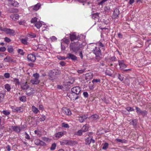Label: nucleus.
I'll use <instances>...</instances> for the list:
<instances>
[{
  "label": "nucleus",
  "instance_id": "1",
  "mask_svg": "<svg viewBox=\"0 0 151 151\" xmlns=\"http://www.w3.org/2000/svg\"><path fill=\"white\" fill-rule=\"evenodd\" d=\"M81 47V44L78 42H72L70 44V49L73 52L76 53L80 50Z\"/></svg>",
  "mask_w": 151,
  "mask_h": 151
},
{
  "label": "nucleus",
  "instance_id": "2",
  "mask_svg": "<svg viewBox=\"0 0 151 151\" xmlns=\"http://www.w3.org/2000/svg\"><path fill=\"white\" fill-rule=\"evenodd\" d=\"M93 52L96 55V58L99 60L101 59V58L100 56L101 55V51L99 47H95L94 49L93 50Z\"/></svg>",
  "mask_w": 151,
  "mask_h": 151
},
{
  "label": "nucleus",
  "instance_id": "3",
  "mask_svg": "<svg viewBox=\"0 0 151 151\" xmlns=\"http://www.w3.org/2000/svg\"><path fill=\"white\" fill-rule=\"evenodd\" d=\"M33 78L31 80V83L33 84H38L40 81L39 80V75L37 73L34 74L33 75Z\"/></svg>",
  "mask_w": 151,
  "mask_h": 151
},
{
  "label": "nucleus",
  "instance_id": "4",
  "mask_svg": "<svg viewBox=\"0 0 151 151\" xmlns=\"http://www.w3.org/2000/svg\"><path fill=\"white\" fill-rule=\"evenodd\" d=\"M60 145H73L77 143V142L71 140H64L60 142Z\"/></svg>",
  "mask_w": 151,
  "mask_h": 151
},
{
  "label": "nucleus",
  "instance_id": "5",
  "mask_svg": "<svg viewBox=\"0 0 151 151\" xmlns=\"http://www.w3.org/2000/svg\"><path fill=\"white\" fill-rule=\"evenodd\" d=\"M58 74V70H53L50 71L49 74L50 79L52 80L55 79L57 78V75Z\"/></svg>",
  "mask_w": 151,
  "mask_h": 151
},
{
  "label": "nucleus",
  "instance_id": "6",
  "mask_svg": "<svg viewBox=\"0 0 151 151\" xmlns=\"http://www.w3.org/2000/svg\"><path fill=\"white\" fill-rule=\"evenodd\" d=\"M67 96L71 100H76L79 98V96L76 95V94L73 92L68 93Z\"/></svg>",
  "mask_w": 151,
  "mask_h": 151
},
{
  "label": "nucleus",
  "instance_id": "7",
  "mask_svg": "<svg viewBox=\"0 0 151 151\" xmlns=\"http://www.w3.org/2000/svg\"><path fill=\"white\" fill-rule=\"evenodd\" d=\"M88 117V116L87 115L83 114L80 115L77 117V120L80 122H83Z\"/></svg>",
  "mask_w": 151,
  "mask_h": 151
},
{
  "label": "nucleus",
  "instance_id": "8",
  "mask_svg": "<svg viewBox=\"0 0 151 151\" xmlns=\"http://www.w3.org/2000/svg\"><path fill=\"white\" fill-rule=\"evenodd\" d=\"M81 91V88L79 86L74 87L71 89L72 92L75 93L76 95H78L79 96Z\"/></svg>",
  "mask_w": 151,
  "mask_h": 151
},
{
  "label": "nucleus",
  "instance_id": "9",
  "mask_svg": "<svg viewBox=\"0 0 151 151\" xmlns=\"http://www.w3.org/2000/svg\"><path fill=\"white\" fill-rule=\"evenodd\" d=\"M2 30L5 32L7 34L10 35L12 36L14 35V31L11 29L7 28H4Z\"/></svg>",
  "mask_w": 151,
  "mask_h": 151
},
{
  "label": "nucleus",
  "instance_id": "10",
  "mask_svg": "<svg viewBox=\"0 0 151 151\" xmlns=\"http://www.w3.org/2000/svg\"><path fill=\"white\" fill-rule=\"evenodd\" d=\"M12 111L13 112H20L23 111V109L21 107H17L15 106H12L11 107Z\"/></svg>",
  "mask_w": 151,
  "mask_h": 151
},
{
  "label": "nucleus",
  "instance_id": "11",
  "mask_svg": "<svg viewBox=\"0 0 151 151\" xmlns=\"http://www.w3.org/2000/svg\"><path fill=\"white\" fill-rule=\"evenodd\" d=\"M118 63L120 68L121 70H124L127 66V65L124 63L123 60H119Z\"/></svg>",
  "mask_w": 151,
  "mask_h": 151
},
{
  "label": "nucleus",
  "instance_id": "12",
  "mask_svg": "<svg viewBox=\"0 0 151 151\" xmlns=\"http://www.w3.org/2000/svg\"><path fill=\"white\" fill-rule=\"evenodd\" d=\"M34 142L35 144L37 146H44L45 145V143L44 142L39 139L35 140Z\"/></svg>",
  "mask_w": 151,
  "mask_h": 151
},
{
  "label": "nucleus",
  "instance_id": "13",
  "mask_svg": "<svg viewBox=\"0 0 151 151\" xmlns=\"http://www.w3.org/2000/svg\"><path fill=\"white\" fill-rule=\"evenodd\" d=\"M62 111L63 113L67 115H70L71 114L70 111L67 108H63L62 109Z\"/></svg>",
  "mask_w": 151,
  "mask_h": 151
},
{
  "label": "nucleus",
  "instance_id": "14",
  "mask_svg": "<svg viewBox=\"0 0 151 151\" xmlns=\"http://www.w3.org/2000/svg\"><path fill=\"white\" fill-rule=\"evenodd\" d=\"M67 58L69 59H71L73 60H77V57L71 53H68L67 55Z\"/></svg>",
  "mask_w": 151,
  "mask_h": 151
},
{
  "label": "nucleus",
  "instance_id": "15",
  "mask_svg": "<svg viewBox=\"0 0 151 151\" xmlns=\"http://www.w3.org/2000/svg\"><path fill=\"white\" fill-rule=\"evenodd\" d=\"M27 59L30 61L34 62L35 60V57L34 55L32 54H29L27 55Z\"/></svg>",
  "mask_w": 151,
  "mask_h": 151
},
{
  "label": "nucleus",
  "instance_id": "16",
  "mask_svg": "<svg viewBox=\"0 0 151 151\" xmlns=\"http://www.w3.org/2000/svg\"><path fill=\"white\" fill-rule=\"evenodd\" d=\"M10 18L13 20L15 21L19 19V16L18 14H12L10 16Z\"/></svg>",
  "mask_w": 151,
  "mask_h": 151
},
{
  "label": "nucleus",
  "instance_id": "17",
  "mask_svg": "<svg viewBox=\"0 0 151 151\" xmlns=\"http://www.w3.org/2000/svg\"><path fill=\"white\" fill-rule=\"evenodd\" d=\"M21 87L22 89L26 90L28 88H29V86L28 85H27V82H26L25 83H22L21 85Z\"/></svg>",
  "mask_w": 151,
  "mask_h": 151
},
{
  "label": "nucleus",
  "instance_id": "18",
  "mask_svg": "<svg viewBox=\"0 0 151 151\" xmlns=\"http://www.w3.org/2000/svg\"><path fill=\"white\" fill-rule=\"evenodd\" d=\"M64 134V133L63 132H59L56 133L54 135V136L55 137L58 139L63 136Z\"/></svg>",
  "mask_w": 151,
  "mask_h": 151
},
{
  "label": "nucleus",
  "instance_id": "19",
  "mask_svg": "<svg viewBox=\"0 0 151 151\" xmlns=\"http://www.w3.org/2000/svg\"><path fill=\"white\" fill-rule=\"evenodd\" d=\"M5 62H14L13 59L9 56H7L4 60Z\"/></svg>",
  "mask_w": 151,
  "mask_h": 151
},
{
  "label": "nucleus",
  "instance_id": "20",
  "mask_svg": "<svg viewBox=\"0 0 151 151\" xmlns=\"http://www.w3.org/2000/svg\"><path fill=\"white\" fill-rule=\"evenodd\" d=\"M119 14V11L117 9H114L113 15V17L116 18L117 17Z\"/></svg>",
  "mask_w": 151,
  "mask_h": 151
},
{
  "label": "nucleus",
  "instance_id": "21",
  "mask_svg": "<svg viewBox=\"0 0 151 151\" xmlns=\"http://www.w3.org/2000/svg\"><path fill=\"white\" fill-rule=\"evenodd\" d=\"M12 129L13 131L17 133L19 132L21 130L20 127L18 126H12Z\"/></svg>",
  "mask_w": 151,
  "mask_h": 151
},
{
  "label": "nucleus",
  "instance_id": "22",
  "mask_svg": "<svg viewBox=\"0 0 151 151\" xmlns=\"http://www.w3.org/2000/svg\"><path fill=\"white\" fill-rule=\"evenodd\" d=\"M40 4L39 3H38L34 6H32L31 8H32V9H33L34 10L37 11L40 9Z\"/></svg>",
  "mask_w": 151,
  "mask_h": 151
},
{
  "label": "nucleus",
  "instance_id": "23",
  "mask_svg": "<svg viewBox=\"0 0 151 151\" xmlns=\"http://www.w3.org/2000/svg\"><path fill=\"white\" fill-rule=\"evenodd\" d=\"M90 118V119L93 120L95 121L99 119V116L96 114L91 116Z\"/></svg>",
  "mask_w": 151,
  "mask_h": 151
},
{
  "label": "nucleus",
  "instance_id": "24",
  "mask_svg": "<svg viewBox=\"0 0 151 151\" xmlns=\"http://www.w3.org/2000/svg\"><path fill=\"white\" fill-rule=\"evenodd\" d=\"M28 39L27 37L24 38L22 39L21 40V41L22 43L24 45H27L29 44L28 42Z\"/></svg>",
  "mask_w": 151,
  "mask_h": 151
},
{
  "label": "nucleus",
  "instance_id": "25",
  "mask_svg": "<svg viewBox=\"0 0 151 151\" xmlns=\"http://www.w3.org/2000/svg\"><path fill=\"white\" fill-rule=\"evenodd\" d=\"M31 109L33 112L35 114H37L39 111L38 109L36 108L34 106H32Z\"/></svg>",
  "mask_w": 151,
  "mask_h": 151
},
{
  "label": "nucleus",
  "instance_id": "26",
  "mask_svg": "<svg viewBox=\"0 0 151 151\" xmlns=\"http://www.w3.org/2000/svg\"><path fill=\"white\" fill-rule=\"evenodd\" d=\"M93 78L92 75L90 73H88L86 74V79L87 80H89Z\"/></svg>",
  "mask_w": 151,
  "mask_h": 151
},
{
  "label": "nucleus",
  "instance_id": "27",
  "mask_svg": "<svg viewBox=\"0 0 151 151\" xmlns=\"http://www.w3.org/2000/svg\"><path fill=\"white\" fill-rule=\"evenodd\" d=\"M88 127L87 124L84 125L81 129L83 131V132H85L88 131Z\"/></svg>",
  "mask_w": 151,
  "mask_h": 151
},
{
  "label": "nucleus",
  "instance_id": "28",
  "mask_svg": "<svg viewBox=\"0 0 151 151\" xmlns=\"http://www.w3.org/2000/svg\"><path fill=\"white\" fill-rule=\"evenodd\" d=\"M109 145V144L107 142L102 144V146H103L102 149L104 150H106L108 147Z\"/></svg>",
  "mask_w": 151,
  "mask_h": 151
},
{
  "label": "nucleus",
  "instance_id": "29",
  "mask_svg": "<svg viewBox=\"0 0 151 151\" xmlns=\"http://www.w3.org/2000/svg\"><path fill=\"white\" fill-rule=\"evenodd\" d=\"M18 5L19 3L17 1H13L9 6L16 7L18 6Z\"/></svg>",
  "mask_w": 151,
  "mask_h": 151
},
{
  "label": "nucleus",
  "instance_id": "30",
  "mask_svg": "<svg viewBox=\"0 0 151 151\" xmlns=\"http://www.w3.org/2000/svg\"><path fill=\"white\" fill-rule=\"evenodd\" d=\"M33 94V89L31 88L28 89L26 91V94L29 96L32 95Z\"/></svg>",
  "mask_w": 151,
  "mask_h": 151
},
{
  "label": "nucleus",
  "instance_id": "31",
  "mask_svg": "<svg viewBox=\"0 0 151 151\" xmlns=\"http://www.w3.org/2000/svg\"><path fill=\"white\" fill-rule=\"evenodd\" d=\"M42 23L40 22H36L35 24V26L36 27L37 29H39L42 26Z\"/></svg>",
  "mask_w": 151,
  "mask_h": 151
},
{
  "label": "nucleus",
  "instance_id": "32",
  "mask_svg": "<svg viewBox=\"0 0 151 151\" xmlns=\"http://www.w3.org/2000/svg\"><path fill=\"white\" fill-rule=\"evenodd\" d=\"M70 39L71 41L76 39V37L75 34V33H74L72 35H70Z\"/></svg>",
  "mask_w": 151,
  "mask_h": 151
},
{
  "label": "nucleus",
  "instance_id": "33",
  "mask_svg": "<svg viewBox=\"0 0 151 151\" xmlns=\"http://www.w3.org/2000/svg\"><path fill=\"white\" fill-rule=\"evenodd\" d=\"M96 47H99L100 48L104 47V45L100 42H99L96 43ZM103 49V48H102Z\"/></svg>",
  "mask_w": 151,
  "mask_h": 151
},
{
  "label": "nucleus",
  "instance_id": "34",
  "mask_svg": "<svg viewBox=\"0 0 151 151\" xmlns=\"http://www.w3.org/2000/svg\"><path fill=\"white\" fill-rule=\"evenodd\" d=\"M147 111L146 110H143L142 111L140 115H142L143 117H145L147 116Z\"/></svg>",
  "mask_w": 151,
  "mask_h": 151
},
{
  "label": "nucleus",
  "instance_id": "35",
  "mask_svg": "<svg viewBox=\"0 0 151 151\" xmlns=\"http://www.w3.org/2000/svg\"><path fill=\"white\" fill-rule=\"evenodd\" d=\"M116 140L118 142H121V143H126V141L124 139H116Z\"/></svg>",
  "mask_w": 151,
  "mask_h": 151
},
{
  "label": "nucleus",
  "instance_id": "36",
  "mask_svg": "<svg viewBox=\"0 0 151 151\" xmlns=\"http://www.w3.org/2000/svg\"><path fill=\"white\" fill-rule=\"evenodd\" d=\"M136 112L139 115H140V114L142 110L139 108L137 107H135Z\"/></svg>",
  "mask_w": 151,
  "mask_h": 151
},
{
  "label": "nucleus",
  "instance_id": "37",
  "mask_svg": "<svg viewBox=\"0 0 151 151\" xmlns=\"http://www.w3.org/2000/svg\"><path fill=\"white\" fill-rule=\"evenodd\" d=\"M19 100L22 102H25L26 100V97L25 96H23L19 97Z\"/></svg>",
  "mask_w": 151,
  "mask_h": 151
},
{
  "label": "nucleus",
  "instance_id": "38",
  "mask_svg": "<svg viewBox=\"0 0 151 151\" xmlns=\"http://www.w3.org/2000/svg\"><path fill=\"white\" fill-rule=\"evenodd\" d=\"M37 19L36 17L32 18L31 20V22L32 23H35V24L37 22Z\"/></svg>",
  "mask_w": 151,
  "mask_h": 151
},
{
  "label": "nucleus",
  "instance_id": "39",
  "mask_svg": "<svg viewBox=\"0 0 151 151\" xmlns=\"http://www.w3.org/2000/svg\"><path fill=\"white\" fill-rule=\"evenodd\" d=\"M5 88L8 91H9L11 89V87L10 85L8 84H6L4 86Z\"/></svg>",
  "mask_w": 151,
  "mask_h": 151
},
{
  "label": "nucleus",
  "instance_id": "40",
  "mask_svg": "<svg viewBox=\"0 0 151 151\" xmlns=\"http://www.w3.org/2000/svg\"><path fill=\"white\" fill-rule=\"evenodd\" d=\"M83 131L81 129L79 130L76 132L75 134L78 136H81L82 135Z\"/></svg>",
  "mask_w": 151,
  "mask_h": 151
},
{
  "label": "nucleus",
  "instance_id": "41",
  "mask_svg": "<svg viewBox=\"0 0 151 151\" xmlns=\"http://www.w3.org/2000/svg\"><path fill=\"white\" fill-rule=\"evenodd\" d=\"M101 82V80L100 79H94L92 81V82L94 84H96V83H100Z\"/></svg>",
  "mask_w": 151,
  "mask_h": 151
},
{
  "label": "nucleus",
  "instance_id": "42",
  "mask_svg": "<svg viewBox=\"0 0 151 151\" xmlns=\"http://www.w3.org/2000/svg\"><path fill=\"white\" fill-rule=\"evenodd\" d=\"M56 146V145L55 143H54L52 144V145L50 147V150H54Z\"/></svg>",
  "mask_w": 151,
  "mask_h": 151
},
{
  "label": "nucleus",
  "instance_id": "43",
  "mask_svg": "<svg viewBox=\"0 0 151 151\" xmlns=\"http://www.w3.org/2000/svg\"><path fill=\"white\" fill-rule=\"evenodd\" d=\"M91 139L90 138H88L86 139V145H89L91 143Z\"/></svg>",
  "mask_w": 151,
  "mask_h": 151
},
{
  "label": "nucleus",
  "instance_id": "44",
  "mask_svg": "<svg viewBox=\"0 0 151 151\" xmlns=\"http://www.w3.org/2000/svg\"><path fill=\"white\" fill-rule=\"evenodd\" d=\"M2 112L4 114L6 115H8L10 114V112L6 110L3 111Z\"/></svg>",
  "mask_w": 151,
  "mask_h": 151
},
{
  "label": "nucleus",
  "instance_id": "45",
  "mask_svg": "<svg viewBox=\"0 0 151 151\" xmlns=\"http://www.w3.org/2000/svg\"><path fill=\"white\" fill-rule=\"evenodd\" d=\"M131 124L132 125L134 126H135L137 124V121L136 120H133L132 122H130Z\"/></svg>",
  "mask_w": 151,
  "mask_h": 151
},
{
  "label": "nucleus",
  "instance_id": "46",
  "mask_svg": "<svg viewBox=\"0 0 151 151\" xmlns=\"http://www.w3.org/2000/svg\"><path fill=\"white\" fill-rule=\"evenodd\" d=\"M46 119L45 116L44 115H42L41 117L40 118V121H44Z\"/></svg>",
  "mask_w": 151,
  "mask_h": 151
},
{
  "label": "nucleus",
  "instance_id": "47",
  "mask_svg": "<svg viewBox=\"0 0 151 151\" xmlns=\"http://www.w3.org/2000/svg\"><path fill=\"white\" fill-rule=\"evenodd\" d=\"M108 0H102L98 4L99 5H103L105 2Z\"/></svg>",
  "mask_w": 151,
  "mask_h": 151
},
{
  "label": "nucleus",
  "instance_id": "48",
  "mask_svg": "<svg viewBox=\"0 0 151 151\" xmlns=\"http://www.w3.org/2000/svg\"><path fill=\"white\" fill-rule=\"evenodd\" d=\"M4 76L6 78H9L10 75L9 73H6L4 74Z\"/></svg>",
  "mask_w": 151,
  "mask_h": 151
},
{
  "label": "nucleus",
  "instance_id": "49",
  "mask_svg": "<svg viewBox=\"0 0 151 151\" xmlns=\"http://www.w3.org/2000/svg\"><path fill=\"white\" fill-rule=\"evenodd\" d=\"M118 79L121 81H122L123 80L124 77H123L119 73L118 74Z\"/></svg>",
  "mask_w": 151,
  "mask_h": 151
},
{
  "label": "nucleus",
  "instance_id": "50",
  "mask_svg": "<svg viewBox=\"0 0 151 151\" xmlns=\"http://www.w3.org/2000/svg\"><path fill=\"white\" fill-rule=\"evenodd\" d=\"M6 48L4 47H0V51L4 52L6 50Z\"/></svg>",
  "mask_w": 151,
  "mask_h": 151
},
{
  "label": "nucleus",
  "instance_id": "51",
  "mask_svg": "<svg viewBox=\"0 0 151 151\" xmlns=\"http://www.w3.org/2000/svg\"><path fill=\"white\" fill-rule=\"evenodd\" d=\"M85 70V69L78 70H77V72L79 73L82 74V73H83L84 72Z\"/></svg>",
  "mask_w": 151,
  "mask_h": 151
},
{
  "label": "nucleus",
  "instance_id": "52",
  "mask_svg": "<svg viewBox=\"0 0 151 151\" xmlns=\"http://www.w3.org/2000/svg\"><path fill=\"white\" fill-rule=\"evenodd\" d=\"M29 36L33 38L35 37H36V35L34 33H31L30 34H28Z\"/></svg>",
  "mask_w": 151,
  "mask_h": 151
},
{
  "label": "nucleus",
  "instance_id": "53",
  "mask_svg": "<svg viewBox=\"0 0 151 151\" xmlns=\"http://www.w3.org/2000/svg\"><path fill=\"white\" fill-rule=\"evenodd\" d=\"M74 81V80H72L71 81L67 82V84H66V85L70 86V84H72L73 83Z\"/></svg>",
  "mask_w": 151,
  "mask_h": 151
},
{
  "label": "nucleus",
  "instance_id": "54",
  "mask_svg": "<svg viewBox=\"0 0 151 151\" xmlns=\"http://www.w3.org/2000/svg\"><path fill=\"white\" fill-rule=\"evenodd\" d=\"M126 109L128 111H132L134 110L133 108L129 107H127Z\"/></svg>",
  "mask_w": 151,
  "mask_h": 151
},
{
  "label": "nucleus",
  "instance_id": "55",
  "mask_svg": "<svg viewBox=\"0 0 151 151\" xmlns=\"http://www.w3.org/2000/svg\"><path fill=\"white\" fill-rule=\"evenodd\" d=\"M25 138L27 139H30V137L29 135L26 132H25Z\"/></svg>",
  "mask_w": 151,
  "mask_h": 151
},
{
  "label": "nucleus",
  "instance_id": "56",
  "mask_svg": "<svg viewBox=\"0 0 151 151\" xmlns=\"http://www.w3.org/2000/svg\"><path fill=\"white\" fill-rule=\"evenodd\" d=\"M18 52H19V53L22 55H23L24 54V53L23 52V51L22 49H18Z\"/></svg>",
  "mask_w": 151,
  "mask_h": 151
},
{
  "label": "nucleus",
  "instance_id": "57",
  "mask_svg": "<svg viewBox=\"0 0 151 151\" xmlns=\"http://www.w3.org/2000/svg\"><path fill=\"white\" fill-rule=\"evenodd\" d=\"M83 95L84 96L85 98H87L88 97V93L86 92H85L83 93Z\"/></svg>",
  "mask_w": 151,
  "mask_h": 151
},
{
  "label": "nucleus",
  "instance_id": "58",
  "mask_svg": "<svg viewBox=\"0 0 151 151\" xmlns=\"http://www.w3.org/2000/svg\"><path fill=\"white\" fill-rule=\"evenodd\" d=\"M14 82L15 83V84H19V81L18 79L17 78H15L14 79Z\"/></svg>",
  "mask_w": 151,
  "mask_h": 151
},
{
  "label": "nucleus",
  "instance_id": "59",
  "mask_svg": "<svg viewBox=\"0 0 151 151\" xmlns=\"http://www.w3.org/2000/svg\"><path fill=\"white\" fill-rule=\"evenodd\" d=\"M4 40L6 42H9L11 41L10 39L9 38L7 37H6L4 38Z\"/></svg>",
  "mask_w": 151,
  "mask_h": 151
},
{
  "label": "nucleus",
  "instance_id": "60",
  "mask_svg": "<svg viewBox=\"0 0 151 151\" xmlns=\"http://www.w3.org/2000/svg\"><path fill=\"white\" fill-rule=\"evenodd\" d=\"M63 41L66 44H68L69 43V40L68 39H65L63 40Z\"/></svg>",
  "mask_w": 151,
  "mask_h": 151
},
{
  "label": "nucleus",
  "instance_id": "61",
  "mask_svg": "<svg viewBox=\"0 0 151 151\" xmlns=\"http://www.w3.org/2000/svg\"><path fill=\"white\" fill-rule=\"evenodd\" d=\"M62 126L65 128H68L69 127L68 124L63 123L62 124Z\"/></svg>",
  "mask_w": 151,
  "mask_h": 151
},
{
  "label": "nucleus",
  "instance_id": "62",
  "mask_svg": "<svg viewBox=\"0 0 151 151\" xmlns=\"http://www.w3.org/2000/svg\"><path fill=\"white\" fill-rule=\"evenodd\" d=\"M13 49L12 47H9L7 49V50L10 53L12 52L13 51Z\"/></svg>",
  "mask_w": 151,
  "mask_h": 151
},
{
  "label": "nucleus",
  "instance_id": "63",
  "mask_svg": "<svg viewBox=\"0 0 151 151\" xmlns=\"http://www.w3.org/2000/svg\"><path fill=\"white\" fill-rule=\"evenodd\" d=\"M39 109L42 111L43 110L44 108L42 105H40L39 106Z\"/></svg>",
  "mask_w": 151,
  "mask_h": 151
},
{
  "label": "nucleus",
  "instance_id": "64",
  "mask_svg": "<svg viewBox=\"0 0 151 151\" xmlns=\"http://www.w3.org/2000/svg\"><path fill=\"white\" fill-rule=\"evenodd\" d=\"M51 39L52 41H55L57 40V38L55 36H53L51 37Z\"/></svg>",
  "mask_w": 151,
  "mask_h": 151
}]
</instances>
